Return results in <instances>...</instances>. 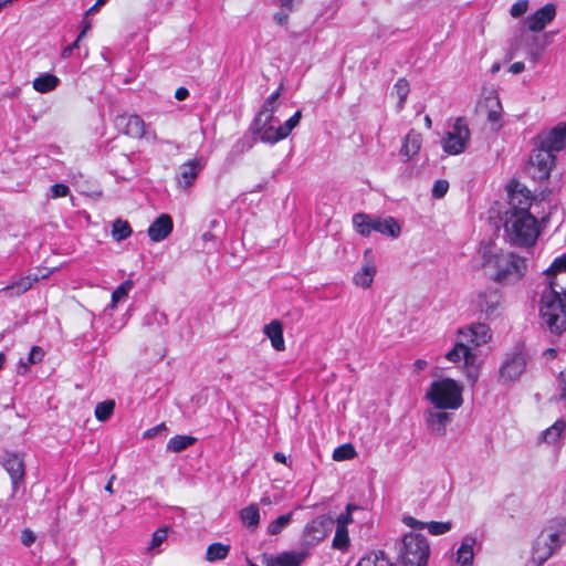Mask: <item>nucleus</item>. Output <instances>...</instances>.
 <instances>
[{
	"instance_id": "f3484780",
	"label": "nucleus",
	"mask_w": 566,
	"mask_h": 566,
	"mask_svg": "<svg viewBox=\"0 0 566 566\" xmlns=\"http://www.w3.org/2000/svg\"><path fill=\"white\" fill-rule=\"evenodd\" d=\"M203 167L205 161L198 158H192L181 164L176 174L178 188L187 190L192 187Z\"/></svg>"
},
{
	"instance_id": "412c9836",
	"label": "nucleus",
	"mask_w": 566,
	"mask_h": 566,
	"mask_svg": "<svg viewBox=\"0 0 566 566\" xmlns=\"http://www.w3.org/2000/svg\"><path fill=\"white\" fill-rule=\"evenodd\" d=\"M3 468L8 472L11 479L13 492L18 490V486L24 480V463L21 455L17 453H7L3 458Z\"/></svg>"
},
{
	"instance_id": "e433bc0d",
	"label": "nucleus",
	"mask_w": 566,
	"mask_h": 566,
	"mask_svg": "<svg viewBox=\"0 0 566 566\" xmlns=\"http://www.w3.org/2000/svg\"><path fill=\"white\" fill-rule=\"evenodd\" d=\"M196 440L197 439L191 436L178 434V436L172 437L168 441L166 449H167V451L178 453V452L186 450L190 446H192L196 442Z\"/></svg>"
},
{
	"instance_id": "3c124183",
	"label": "nucleus",
	"mask_w": 566,
	"mask_h": 566,
	"mask_svg": "<svg viewBox=\"0 0 566 566\" xmlns=\"http://www.w3.org/2000/svg\"><path fill=\"white\" fill-rule=\"evenodd\" d=\"M528 9V0H517L515 3L512 4L510 9V14L513 18H520L522 17Z\"/></svg>"
},
{
	"instance_id": "5701e85b",
	"label": "nucleus",
	"mask_w": 566,
	"mask_h": 566,
	"mask_svg": "<svg viewBox=\"0 0 566 566\" xmlns=\"http://www.w3.org/2000/svg\"><path fill=\"white\" fill-rule=\"evenodd\" d=\"M304 551H287L265 558V566H301L307 558Z\"/></svg>"
},
{
	"instance_id": "a211bd4d",
	"label": "nucleus",
	"mask_w": 566,
	"mask_h": 566,
	"mask_svg": "<svg viewBox=\"0 0 566 566\" xmlns=\"http://www.w3.org/2000/svg\"><path fill=\"white\" fill-rule=\"evenodd\" d=\"M376 273L377 266L371 250L367 249L364 252V261L360 268L353 276V282L358 287L364 290L369 289L373 285Z\"/></svg>"
},
{
	"instance_id": "ea45409f",
	"label": "nucleus",
	"mask_w": 566,
	"mask_h": 566,
	"mask_svg": "<svg viewBox=\"0 0 566 566\" xmlns=\"http://www.w3.org/2000/svg\"><path fill=\"white\" fill-rule=\"evenodd\" d=\"M230 552V546L222 543H213L208 546L206 559L210 563L224 559Z\"/></svg>"
},
{
	"instance_id": "dca6fc26",
	"label": "nucleus",
	"mask_w": 566,
	"mask_h": 566,
	"mask_svg": "<svg viewBox=\"0 0 566 566\" xmlns=\"http://www.w3.org/2000/svg\"><path fill=\"white\" fill-rule=\"evenodd\" d=\"M334 520L329 515H319L308 522L304 528V539L307 544H317L331 532Z\"/></svg>"
},
{
	"instance_id": "4be33fe9",
	"label": "nucleus",
	"mask_w": 566,
	"mask_h": 566,
	"mask_svg": "<svg viewBox=\"0 0 566 566\" xmlns=\"http://www.w3.org/2000/svg\"><path fill=\"white\" fill-rule=\"evenodd\" d=\"M283 91V84L264 101L261 109L254 118V124L274 123V115L280 106L279 98Z\"/></svg>"
},
{
	"instance_id": "0e129e2a",
	"label": "nucleus",
	"mask_w": 566,
	"mask_h": 566,
	"mask_svg": "<svg viewBox=\"0 0 566 566\" xmlns=\"http://www.w3.org/2000/svg\"><path fill=\"white\" fill-rule=\"evenodd\" d=\"M92 24H91V21L90 20H84L82 22V31L80 32V34L77 35V41H81L85 34L88 32V30L91 29Z\"/></svg>"
},
{
	"instance_id": "2eb2a0df",
	"label": "nucleus",
	"mask_w": 566,
	"mask_h": 566,
	"mask_svg": "<svg viewBox=\"0 0 566 566\" xmlns=\"http://www.w3.org/2000/svg\"><path fill=\"white\" fill-rule=\"evenodd\" d=\"M556 17V7L553 3H546L531 15L522 21V25L530 32H541L544 30Z\"/></svg>"
},
{
	"instance_id": "7c9ffc66",
	"label": "nucleus",
	"mask_w": 566,
	"mask_h": 566,
	"mask_svg": "<svg viewBox=\"0 0 566 566\" xmlns=\"http://www.w3.org/2000/svg\"><path fill=\"white\" fill-rule=\"evenodd\" d=\"M566 431V421L557 419L551 427L541 434V440L547 444H556Z\"/></svg>"
},
{
	"instance_id": "423d86ee",
	"label": "nucleus",
	"mask_w": 566,
	"mask_h": 566,
	"mask_svg": "<svg viewBox=\"0 0 566 566\" xmlns=\"http://www.w3.org/2000/svg\"><path fill=\"white\" fill-rule=\"evenodd\" d=\"M430 546L427 538L418 533L403 536L400 547V558L405 566H427Z\"/></svg>"
},
{
	"instance_id": "8fccbe9b",
	"label": "nucleus",
	"mask_w": 566,
	"mask_h": 566,
	"mask_svg": "<svg viewBox=\"0 0 566 566\" xmlns=\"http://www.w3.org/2000/svg\"><path fill=\"white\" fill-rule=\"evenodd\" d=\"M302 118V112L296 111L284 124L280 125L283 138H286L291 132L298 125Z\"/></svg>"
},
{
	"instance_id": "1a4fd4ad",
	"label": "nucleus",
	"mask_w": 566,
	"mask_h": 566,
	"mask_svg": "<svg viewBox=\"0 0 566 566\" xmlns=\"http://www.w3.org/2000/svg\"><path fill=\"white\" fill-rule=\"evenodd\" d=\"M470 137L468 120L458 117L441 140L442 149L449 155H460L467 149Z\"/></svg>"
},
{
	"instance_id": "f257e3e1",
	"label": "nucleus",
	"mask_w": 566,
	"mask_h": 566,
	"mask_svg": "<svg viewBox=\"0 0 566 566\" xmlns=\"http://www.w3.org/2000/svg\"><path fill=\"white\" fill-rule=\"evenodd\" d=\"M547 280L541 297V315L552 333L562 334L566 331V253L554 260Z\"/></svg>"
},
{
	"instance_id": "49530a36",
	"label": "nucleus",
	"mask_w": 566,
	"mask_h": 566,
	"mask_svg": "<svg viewBox=\"0 0 566 566\" xmlns=\"http://www.w3.org/2000/svg\"><path fill=\"white\" fill-rule=\"evenodd\" d=\"M360 510V507L358 505H355V504H347L346 505V509L344 512H342L335 520V524H340V525H344V526H348L349 524H352L354 522V518H353V513L355 511H358Z\"/></svg>"
},
{
	"instance_id": "a18cd8bd",
	"label": "nucleus",
	"mask_w": 566,
	"mask_h": 566,
	"mask_svg": "<svg viewBox=\"0 0 566 566\" xmlns=\"http://www.w3.org/2000/svg\"><path fill=\"white\" fill-rule=\"evenodd\" d=\"M115 402L113 400H106L99 402L95 407V417L99 421H106L113 413Z\"/></svg>"
},
{
	"instance_id": "de8ad7c7",
	"label": "nucleus",
	"mask_w": 566,
	"mask_h": 566,
	"mask_svg": "<svg viewBox=\"0 0 566 566\" xmlns=\"http://www.w3.org/2000/svg\"><path fill=\"white\" fill-rule=\"evenodd\" d=\"M356 452L352 444L346 443L336 448L333 452V459L335 461L349 460L355 457Z\"/></svg>"
},
{
	"instance_id": "680f3d73",
	"label": "nucleus",
	"mask_w": 566,
	"mask_h": 566,
	"mask_svg": "<svg viewBox=\"0 0 566 566\" xmlns=\"http://www.w3.org/2000/svg\"><path fill=\"white\" fill-rule=\"evenodd\" d=\"M78 43L80 41H77V39L74 41L73 44L66 46L63 51H62V57L63 59H69L73 52L74 49L78 48Z\"/></svg>"
},
{
	"instance_id": "f704fd0d",
	"label": "nucleus",
	"mask_w": 566,
	"mask_h": 566,
	"mask_svg": "<svg viewBox=\"0 0 566 566\" xmlns=\"http://www.w3.org/2000/svg\"><path fill=\"white\" fill-rule=\"evenodd\" d=\"M374 217L367 213H355L353 216V226L361 237H369L373 233Z\"/></svg>"
},
{
	"instance_id": "a19ab883",
	"label": "nucleus",
	"mask_w": 566,
	"mask_h": 566,
	"mask_svg": "<svg viewBox=\"0 0 566 566\" xmlns=\"http://www.w3.org/2000/svg\"><path fill=\"white\" fill-rule=\"evenodd\" d=\"M293 517V513H286L283 515H280L277 518L272 521L266 528V532L269 535H279L284 528L289 526Z\"/></svg>"
},
{
	"instance_id": "79ce46f5",
	"label": "nucleus",
	"mask_w": 566,
	"mask_h": 566,
	"mask_svg": "<svg viewBox=\"0 0 566 566\" xmlns=\"http://www.w3.org/2000/svg\"><path fill=\"white\" fill-rule=\"evenodd\" d=\"M133 286H134V283H133L132 280H126L120 285H118L115 289V291L112 293L111 307L115 308L117 303L126 300V297L128 296V294L132 291Z\"/></svg>"
},
{
	"instance_id": "9d476101",
	"label": "nucleus",
	"mask_w": 566,
	"mask_h": 566,
	"mask_svg": "<svg viewBox=\"0 0 566 566\" xmlns=\"http://www.w3.org/2000/svg\"><path fill=\"white\" fill-rule=\"evenodd\" d=\"M527 366V355L523 348L516 347L509 352L500 367L499 381L501 384H512L517 381L525 373Z\"/></svg>"
},
{
	"instance_id": "09e8293b",
	"label": "nucleus",
	"mask_w": 566,
	"mask_h": 566,
	"mask_svg": "<svg viewBox=\"0 0 566 566\" xmlns=\"http://www.w3.org/2000/svg\"><path fill=\"white\" fill-rule=\"evenodd\" d=\"M426 528L429 531L431 535H442L451 531L452 523L451 522H437L432 521L426 523Z\"/></svg>"
},
{
	"instance_id": "bb28decb",
	"label": "nucleus",
	"mask_w": 566,
	"mask_h": 566,
	"mask_svg": "<svg viewBox=\"0 0 566 566\" xmlns=\"http://www.w3.org/2000/svg\"><path fill=\"white\" fill-rule=\"evenodd\" d=\"M373 232L397 239L401 233V227L394 217L374 218Z\"/></svg>"
},
{
	"instance_id": "393cba45",
	"label": "nucleus",
	"mask_w": 566,
	"mask_h": 566,
	"mask_svg": "<svg viewBox=\"0 0 566 566\" xmlns=\"http://www.w3.org/2000/svg\"><path fill=\"white\" fill-rule=\"evenodd\" d=\"M172 219L169 214H160L148 228L151 241L159 242L166 239L172 231Z\"/></svg>"
},
{
	"instance_id": "20e7f679",
	"label": "nucleus",
	"mask_w": 566,
	"mask_h": 566,
	"mask_svg": "<svg viewBox=\"0 0 566 566\" xmlns=\"http://www.w3.org/2000/svg\"><path fill=\"white\" fill-rule=\"evenodd\" d=\"M504 232L512 244L531 247L539 235L537 219L534 213L505 214Z\"/></svg>"
},
{
	"instance_id": "473e14b6",
	"label": "nucleus",
	"mask_w": 566,
	"mask_h": 566,
	"mask_svg": "<svg viewBox=\"0 0 566 566\" xmlns=\"http://www.w3.org/2000/svg\"><path fill=\"white\" fill-rule=\"evenodd\" d=\"M240 520L247 528H256L260 523V509L258 504L253 503L242 509L240 511Z\"/></svg>"
},
{
	"instance_id": "e2e57ef3",
	"label": "nucleus",
	"mask_w": 566,
	"mask_h": 566,
	"mask_svg": "<svg viewBox=\"0 0 566 566\" xmlns=\"http://www.w3.org/2000/svg\"><path fill=\"white\" fill-rule=\"evenodd\" d=\"M274 20L280 25H285L289 21V14L284 12H279L274 14Z\"/></svg>"
},
{
	"instance_id": "052dcab7",
	"label": "nucleus",
	"mask_w": 566,
	"mask_h": 566,
	"mask_svg": "<svg viewBox=\"0 0 566 566\" xmlns=\"http://www.w3.org/2000/svg\"><path fill=\"white\" fill-rule=\"evenodd\" d=\"M302 0H280V4L283 9L287 11L294 10L295 6L300 3Z\"/></svg>"
},
{
	"instance_id": "ddd939ff",
	"label": "nucleus",
	"mask_w": 566,
	"mask_h": 566,
	"mask_svg": "<svg viewBox=\"0 0 566 566\" xmlns=\"http://www.w3.org/2000/svg\"><path fill=\"white\" fill-rule=\"evenodd\" d=\"M446 358L454 364L462 363L468 369V377L473 381L476 379V356L463 340L459 339L453 348L447 353Z\"/></svg>"
},
{
	"instance_id": "338daca9",
	"label": "nucleus",
	"mask_w": 566,
	"mask_h": 566,
	"mask_svg": "<svg viewBox=\"0 0 566 566\" xmlns=\"http://www.w3.org/2000/svg\"><path fill=\"white\" fill-rule=\"evenodd\" d=\"M189 95V92L186 87H179L176 90L175 92V97L178 99V101H184L188 97Z\"/></svg>"
},
{
	"instance_id": "13d9d810",
	"label": "nucleus",
	"mask_w": 566,
	"mask_h": 566,
	"mask_svg": "<svg viewBox=\"0 0 566 566\" xmlns=\"http://www.w3.org/2000/svg\"><path fill=\"white\" fill-rule=\"evenodd\" d=\"M36 539L35 534L30 528H24L21 533V542L24 546H31Z\"/></svg>"
},
{
	"instance_id": "4d7b16f0",
	"label": "nucleus",
	"mask_w": 566,
	"mask_h": 566,
	"mask_svg": "<svg viewBox=\"0 0 566 566\" xmlns=\"http://www.w3.org/2000/svg\"><path fill=\"white\" fill-rule=\"evenodd\" d=\"M51 191H52V198H61V197H65L70 189L66 185H63V184H55L51 187Z\"/></svg>"
},
{
	"instance_id": "6ab92c4d",
	"label": "nucleus",
	"mask_w": 566,
	"mask_h": 566,
	"mask_svg": "<svg viewBox=\"0 0 566 566\" xmlns=\"http://www.w3.org/2000/svg\"><path fill=\"white\" fill-rule=\"evenodd\" d=\"M459 338L468 346H482L489 343L492 338L491 328L483 323L472 324L459 331Z\"/></svg>"
},
{
	"instance_id": "774afa93",
	"label": "nucleus",
	"mask_w": 566,
	"mask_h": 566,
	"mask_svg": "<svg viewBox=\"0 0 566 566\" xmlns=\"http://www.w3.org/2000/svg\"><path fill=\"white\" fill-rule=\"evenodd\" d=\"M525 69V65L523 62H515L510 66V72L513 74H518L523 72Z\"/></svg>"
},
{
	"instance_id": "c85d7f7f",
	"label": "nucleus",
	"mask_w": 566,
	"mask_h": 566,
	"mask_svg": "<svg viewBox=\"0 0 566 566\" xmlns=\"http://www.w3.org/2000/svg\"><path fill=\"white\" fill-rule=\"evenodd\" d=\"M263 333L271 340L272 347L282 352L285 349V342L283 337V325L280 321L273 319L263 327Z\"/></svg>"
},
{
	"instance_id": "4c0bfd02",
	"label": "nucleus",
	"mask_w": 566,
	"mask_h": 566,
	"mask_svg": "<svg viewBox=\"0 0 566 566\" xmlns=\"http://www.w3.org/2000/svg\"><path fill=\"white\" fill-rule=\"evenodd\" d=\"M356 566H394L384 552H374L359 559Z\"/></svg>"
},
{
	"instance_id": "cd10ccee",
	"label": "nucleus",
	"mask_w": 566,
	"mask_h": 566,
	"mask_svg": "<svg viewBox=\"0 0 566 566\" xmlns=\"http://www.w3.org/2000/svg\"><path fill=\"white\" fill-rule=\"evenodd\" d=\"M254 129L262 143L273 145L284 139L280 125L275 126L274 123L254 124Z\"/></svg>"
},
{
	"instance_id": "58836bf2",
	"label": "nucleus",
	"mask_w": 566,
	"mask_h": 566,
	"mask_svg": "<svg viewBox=\"0 0 566 566\" xmlns=\"http://www.w3.org/2000/svg\"><path fill=\"white\" fill-rule=\"evenodd\" d=\"M335 525H336V528H335V535L333 538L332 546H333V548L338 549V551H346L350 543L349 534H348V530H347L348 526H344L340 524H335Z\"/></svg>"
},
{
	"instance_id": "2f4dec72",
	"label": "nucleus",
	"mask_w": 566,
	"mask_h": 566,
	"mask_svg": "<svg viewBox=\"0 0 566 566\" xmlns=\"http://www.w3.org/2000/svg\"><path fill=\"white\" fill-rule=\"evenodd\" d=\"M120 123L125 122V134L134 138H140L145 134V123L137 115L120 117Z\"/></svg>"
},
{
	"instance_id": "39448f33",
	"label": "nucleus",
	"mask_w": 566,
	"mask_h": 566,
	"mask_svg": "<svg viewBox=\"0 0 566 566\" xmlns=\"http://www.w3.org/2000/svg\"><path fill=\"white\" fill-rule=\"evenodd\" d=\"M462 391L455 380L443 378L431 382L424 397L436 409L457 410L463 403Z\"/></svg>"
},
{
	"instance_id": "37998d69",
	"label": "nucleus",
	"mask_w": 566,
	"mask_h": 566,
	"mask_svg": "<svg viewBox=\"0 0 566 566\" xmlns=\"http://www.w3.org/2000/svg\"><path fill=\"white\" fill-rule=\"evenodd\" d=\"M132 234V228L125 220L117 219L113 223L112 237L115 241L127 239Z\"/></svg>"
},
{
	"instance_id": "b1692460",
	"label": "nucleus",
	"mask_w": 566,
	"mask_h": 566,
	"mask_svg": "<svg viewBox=\"0 0 566 566\" xmlns=\"http://www.w3.org/2000/svg\"><path fill=\"white\" fill-rule=\"evenodd\" d=\"M476 538L467 535L462 538L460 547L454 554V566H472L474 562V546Z\"/></svg>"
},
{
	"instance_id": "603ef678",
	"label": "nucleus",
	"mask_w": 566,
	"mask_h": 566,
	"mask_svg": "<svg viewBox=\"0 0 566 566\" xmlns=\"http://www.w3.org/2000/svg\"><path fill=\"white\" fill-rule=\"evenodd\" d=\"M167 538V528H158L154 532L151 542H150V549H155L159 547Z\"/></svg>"
},
{
	"instance_id": "4468645a",
	"label": "nucleus",
	"mask_w": 566,
	"mask_h": 566,
	"mask_svg": "<svg viewBox=\"0 0 566 566\" xmlns=\"http://www.w3.org/2000/svg\"><path fill=\"white\" fill-rule=\"evenodd\" d=\"M510 209L505 214L532 213L530 210L534 207V198L531 191L520 185L509 188Z\"/></svg>"
},
{
	"instance_id": "9b49d317",
	"label": "nucleus",
	"mask_w": 566,
	"mask_h": 566,
	"mask_svg": "<svg viewBox=\"0 0 566 566\" xmlns=\"http://www.w3.org/2000/svg\"><path fill=\"white\" fill-rule=\"evenodd\" d=\"M555 155L548 150L534 145L531 153L527 172L535 180H545L549 177V174L555 166Z\"/></svg>"
},
{
	"instance_id": "c9c22d12",
	"label": "nucleus",
	"mask_w": 566,
	"mask_h": 566,
	"mask_svg": "<svg viewBox=\"0 0 566 566\" xmlns=\"http://www.w3.org/2000/svg\"><path fill=\"white\" fill-rule=\"evenodd\" d=\"M488 120L493 125L495 130L502 127V105L497 97L488 98Z\"/></svg>"
},
{
	"instance_id": "864d4df0",
	"label": "nucleus",
	"mask_w": 566,
	"mask_h": 566,
	"mask_svg": "<svg viewBox=\"0 0 566 566\" xmlns=\"http://www.w3.org/2000/svg\"><path fill=\"white\" fill-rule=\"evenodd\" d=\"M448 189L449 182L447 180L439 179L433 185L432 196L438 199L442 198L448 192Z\"/></svg>"
},
{
	"instance_id": "69168bd1",
	"label": "nucleus",
	"mask_w": 566,
	"mask_h": 566,
	"mask_svg": "<svg viewBox=\"0 0 566 566\" xmlns=\"http://www.w3.org/2000/svg\"><path fill=\"white\" fill-rule=\"evenodd\" d=\"M427 367H428V361L424 359H417L413 363V370L416 373H420V371L424 370Z\"/></svg>"
},
{
	"instance_id": "7ed1b4c3",
	"label": "nucleus",
	"mask_w": 566,
	"mask_h": 566,
	"mask_svg": "<svg viewBox=\"0 0 566 566\" xmlns=\"http://www.w3.org/2000/svg\"><path fill=\"white\" fill-rule=\"evenodd\" d=\"M566 543V516L551 518L536 537L531 562L541 566Z\"/></svg>"
},
{
	"instance_id": "6e6d98bb",
	"label": "nucleus",
	"mask_w": 566,
	"mask_h": 566,
	"mask_svg": "<svg viewBox=\"0 0 566 566\" xmlns=\"http://www.w3.org/2000/svg\"><path fill=\"white\" fill-rule=\"evenodd\" d=\"M167 430V427H166V423L165 422H161L150 429H147L146 431L143 432V438L144 439H151V438H155L156 436H158L159 433L164 432Z\"/></svg>"
},
{
	"instance_id": "a878e982",
	"label": "nucleus",
	"mask_w": 566,
	"mask_h": 566,
	"mask_svg": "<svg viewBox=\"0 0 566 566\" xmlns=\"http://www.w3.org/2000/svg\"><path fill=\"white\" fill-rule=\"evenodd\" d=\"M422 137L420 133L411 129L403 138L399 155L403 161L412 159L420 150Z\"/></svg>"
},
{
	"instance_id": "5fc2aeb1",
	"label": "nucleus",
	"mask_w": 566,
	"mask_h": 566,
	"mask_svg": "<svg viewBox=\"0 0 566 566\" xmlns=\"http://www.w3.org/2000/svg\"><path fill=\"white\" fill-rule=\"evenodd\" d=\"M44 356V352L39 346H33L28 355L29 365L40 363Z\"/></svg>"
},
{
	"instance_id": "aec40b11",
	"label": "nucleus",
	"mask_w": 566,
	"mask_h": 566,
	"mask_svg": "<svg viewBox=\"0 0 566 566\" xmlns=\"http://www.w3.org/2000/svg\"><path fill=\"white\" fill-rule=\"evenodd\" d=\"M424 419L428 429L438 436H444L447 426L452 421L447 410L436 409L433 406L426 411Z\"/></svg>"
},
{
	"instance_id": "f8f14e48",
	"label": "nucleus",
	"mask_w": 566,
	"mask_h": 566,
	"mask_svg": "<svg viewBox=\"0 0 566 566\" xmlns=\"http://www.w3.org/2000/svg\"><path fill=\"white\" fill-rule=\"evenodd\" d=\"M533 145L554 154L566 148V122L557 124L555 127L541 132L534 139Z\"/></svg>"
},
{
	"instance_id": "0eeeda50",
	"label": "nucleus",
	"mask_w": 566,
	"mask_h": 566,
	"mask_svg": "<svg viewBox=\"0 0 566 566\" xmlns=\"http://www.w3.org/2000/svg\"><path fill=\"white\" fill-rule=\"evenodd\" d=\"M534 32L521 31L510 49V57H514L520 53L524 54L533 65H536L542 56V52L547 44V34L537 35Z\"/></svg>"
},
{
	"instance_id": "f03ea898",
	"label": "nucleus",
	"mask_w": 566,
	"mask_h": 566,
	"mask_svg": "<svg viewBox=\"0 0 566 566\" xmlns=\"http://www.w3.org/2000/svg\"><path fill=\"white\" fill-rule=\"evenodd\" d=\"M482 268L493 271V280L502 284L520 281L525 274V262L518 255L504 252L493 242H484L476 252Z\"/></svg>"
},
{
	"instance_id": "c03bdc74",
	"label": "nucleus",
	"mask_w": 566,
	"mask_h": 566,
	"mask_svg": "<svg viewBox=\"0 0 566 566\" xmlns=\"http://www.w3.org/2000/svg\"><path fill=\"white\" fill-rule=\"evenodd\" d=\"M410 92L409 83L406 78H399L394 85V94L398 97V107L401 109Z\"/></svg>"
},
{
	"instance_id": "6e6552de",
	"label": "nucleus",
	"mask_w": 566,
	"mask_h": 566,
	"mask_svg": "<svg viewBox=\"0 0 566 566\" xmlns=\"http://www.w3.org/2000/svg\"><path fill=\"white\" fill-rule=\"evenodd\" d=\"M472 306L481 312L485 318H497L504 310V296L500 289L484 287L474 293L471 300Z\"/></svg>"
},
{
	"instance_id": "bf43d9fd",
	"label": "nucleus",
	"mask_w": 566,
	"mask_h": 566,
	"mask_svg": "<svg viewBox=\"0 0 566 566\" xmlns=\"http://www.w3.org/2000/svg\"><path fill=\"white\" fill-rule=\"evenodd\" d=\"M403 523L407 526H409L411 528H415V530H423V528H426V523L424 522L418 521V520H416L412 516L403 517Z\"/></svg>"
},
{
	"instance_id": "72a5a7b5",
	"label": "nucleus",
	"mask_w": 566,
	"mask_h": 566,
	"mask_svg": "<svg viewBox=\"0 0 566 566\" xmlns=\"http://www.w3.org/2000/svg\"><path fill=\"white\" fill-rule=\"evenodd\" d=\"M60 80L51 73H44L33 80L32 86L39 93H49L56 88Z\"/></svg>"
},
{
	"instance_id": "c756f323",
	"label": "nucleus",
	"mask_w": 566,
	"mask_h": 566,
	"mask_svg": "<svg viewBox=\"0 0 566 566\" xmlns=\"http://www.w3.org/2000/svg\"><path fill=\"white\" fill-rule=\"evenodd\" d=\"M39 280L38 275H27L22 276L19 280L12 282L11 284L7 285L6 287L0 290V294H6L10 296H18L27 291H29L33 283Z\"/></svg>"
}]
</instances>
